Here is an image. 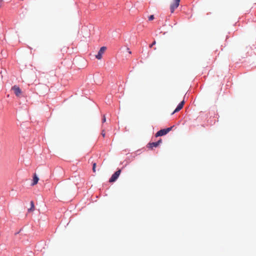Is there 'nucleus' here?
I'll list each match as a JSON object with an SVG mask.
<instances>
[{"mask_svg": "<svg viewBox=\"0 0 256 256\" xmlns=\"http://www.w3.org/2000/svg\"><path fill=\"white\" fill-rule=\"evenodd\" d=\"M172 127L173 126H171L170 128L160 130L156 134V137L160 136L166 134L172 130Z\"/></svg>", "mask_w": 256, "mask_h": 256, "instance_id": "1", "label": "nucleus"}, {"mask_svg": "<svg viewBox=\"0 0 256 256\" xmlns=\"http://www.w3.org/2000/svg\"><path fill=\"white\" fill-rule=\"evenodd\" d=\"M162 142V139L159 140L158 142L148 143L146 146L150 150H152L154 148L158 147Z\"/></svg>", "mask_w": 256, "mask_h": 256, "instance_id": "2", "label": "nucleus"}, {"mask_svg": "<svg viewBox=\"0 0 256 256\" xmlns=\"http://www.w3.org/2000/svg\"><path fill=\"white\" fill-rule=\"evenodd\" d=\"M180 0H174V2L170 4V12L173 13L174 10L178 6Z\"/></svg>", "mask_w": 256, "mask_h": 256, "instance_id": "3", "label": "nucleus"}, {"mask_svg": "<svg viewBox=\"0 0 256 256\" xmlns=\"http://www.w3.org/2000/svg\"><path fill=\"white\" fill-rule=\"evenodd\" d=\"M121 172V170H117L116 172L112 175V176H111V178H110V180H109V182H115L117 178H118Z\"/></svg>", "mask_w": 256, "mask_h": 256, "instance_id": "4", "label": "nucleus"}, {"mask_svg": "<svg viewBox=\"0 0 256 256\" xmlns=\"http://www.w3.org/2000/svg\"><path fill=\"white\" fill-rule=\"evenodd\" d=\"M106 50V46H102L98 51V54L96 56V58L98 60H100Z\"/></svg>", "mask_w": 256, "mask_h": 256, "instance_id": "5", "label": "nucleus"}, {"mask_svg": "<svg viewBox=\"0 0 256 256\" xmlns=\"http://www.w3.org/2000/svg\"><path fill=\"white\" fill-rule=\"evenodd\" d=\"M184 104V101L183 100L182 102H181L178 104L176 108L175 109V110L174 111V112L172 113V114H174V113L180 111L183 108Z\"/></svg>", "mask_w": 256, "mask_h": 256, "instance_id": "6", "label": "nucleus"}, {"mask_svg": "<svg viewBox=\"0 0 256 256\" xmlns=\"http://www.w3.org/2000/svg\"><path fill=\"white\" fill-rule=\"evenodd\" d=\"M38 178L36 176V174H35L33 177V182L32 183V185L34 186L38 182Z\"/></svg>", "mask_w": 256, "mask_h": 256, "instance_id": "7", "label": "nucleus"}, {"mask_svg": "<svg viewBox=\"0 0 256 256\" xmlns=\"http://www.w3.org/2000/svg\"><path fill=\"white\" fill-rule=\"evenodd\" d=\"M34 210V202L33 201H31L30 202V208H28V212H33Z\"/></svg>", "mask_w": 256, "mask_h": 256, "instance_id": "8", "label": "nucleus"}, {"mask_svg": "<svg viewBox=\"0 0 256 256\" xmlns=\"http://www.w3.org/2000/svg\"><path fill=\"white\" fill-rule=\"evenodd\" d=\"M96 163H94L92 164V171L93 172H96Z\"/></svg>", "mask_w": 256, "mask_h": 256, "instance_id": "9", "label": "nucleus"}, {"mask_svg": "<svg viewBox=\"0 0 256 256\" xmlns=\"http://www.w3.org/2000/svg\"><path fill=\"white\" fill-rule=\"evenodd\" d=\"M154 19V15H150L149 17H148V20H152Z\"/></svg>", "mask_w": 256, "mask_h": 256, "instance_id": "10", "label": "nucleus"}, {"mask_svg": "<svg viewBox=\"0 0 256 256\" xmlns=\"http://www.w3.org/2000/svg\"><path fill=\"white\" fill-rule=\"evenodd\" d=\"M20 93H21L20 90V89L19 88H17V96H18V94H20Z\"/></svg>", "mask_w": 256, "mask_h": 256, "instance_id": "11", "label": "nucleus"}, {"mask_svg": "<svg viewBox=\"0 0 256 256\" xmlns=\"http://www.w3.org/2000/svg\"><path fill=\"white\" fill-rule=\"evenodd\" d=\"M106 118L105 116L104 115L103 118L102 119V122L104 123V122H106Z\"/></svg>", "mask_w": 256, "mask_h": 256, "instance_id": "12", "label": "nucleus"}, {"mask_svg": "<svg viewBox=\"0 0 256 256\" xmlns=\"http://www.w3.org/2000/svg\"><path fill=\"white\" fill-rule=\"evenodd\" d=\"M12 90H14V92L15 94H16V86H14L12 88Z\"/></svg>", "mask_w": 256, "mask_h": 256, "instance_id": "13", "label": "nucleus"}, {"mask_svg": "<svg viewBox=\"0 0 256 256\" xmlns=\"http://www.w3.org/2000/svg\"><path fill=\"white\" fill-rule=\"evenodd\" d=\"M102 136L103 137H104L105 136V132H104V130H102Z\"/></svg>", "mask_w": 256, "mask_h": 256, "instance_id": "14", "label": "nucleus"}, {"mask_svg": "<svg viewBox=\"0 0 256 256\" xmlns=\"http://www.w3.org/2000/svg\"><path fill=\"white\" fill-rule=\"evenodd\" d=\"M156 41H154V42L150 46V48H152L154 45L156 44Z\"/></svg>", "mask_w": 256, "mask_h": 256, "instance_id": "15", "label": "nucleus"}, {"mask_svg": "<svg viewBox=\"0 0 256 256\" xmlns=\"http://www.w3.org/2000/svg\"><path fill=\"white\" fill-rule=\"evenodd\" d=\"M127 50H128V53H129L130 54H132L131 51H130V49H129L128 48H127Z\"/></svg>", "mask_w": 256, "mask_h": 256, "instance_id": "16", "label": "nucleus"}]
</instances>
